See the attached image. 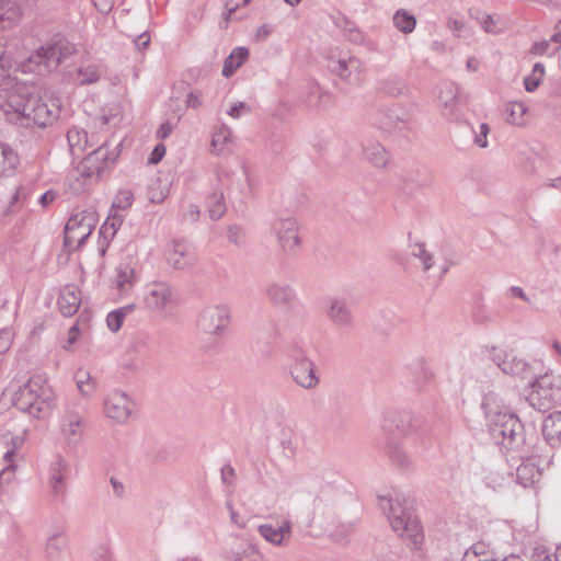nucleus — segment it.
I'll return each instance as SVG.
<instances>
[{"instance_id": "f257e3e1", "label": "nucleus", "mask_w": 561, "mask_h": 561, "mask_svg": "<svg viewBox=\"0 0 561 561\" xmlns=\"http://www.w3.org/2000/svg\"><path fill=\"white\" fill-rule=\"evenodd\" d=\"M12 64L0 47V111L14 123L44 127L53 119L34 85L15 82L9 75Z\"/></svg>"}, {"instance_id": "f03ea898", "label": "nucleus", "mask_w": 561, "mask_h": 561, "mask_svg": "<svg viewBox=\"0 0 561 561\" xmlns=\"http://www.w3.org/2000/svg\"><path fill=\"white\" fill-rule=\"evenodd\" d=\"M12 399L18 409L38 420L49 417L57 402L53 387L39 377L30 378L20 386Z\"/></svg>"}, {"instance_id": "7ed1b4c3", "label": "nucleus", "mask_w": 561, "mask_h": 561, "mask_svg": "<svg viewBox=\"0 0 561 561\" xmlns=\"http://www.w3.org/2000/svg\"><path fill=\"white\" fill-rule=\"evenodd\" d=\"M98 222L99 216L92 209L75 211L65 226L64 247L67 252L79 250L91 236Z\"/></svg>"}, {"instance_id": "20e7f679", "label": "nucleus", "mask_w": 561, "mask_h": 561, "mask_svg": "<svg viewBox=\"0 0 561 561\" xmlns=\"http://www.w3.org/2000/svg\"><path fill=\"white\" fill-rule=\"evenodd\" d=\"M527 399L540 411L551 410L561 403V377L550 374L541 376L533 383Z\"/></svg>"}, {"instance_id": "39448f33", "label": "nucleus", "mask_w": 561, "mask_h": 561, "mask_svg": "<svg viewBox=\"0 0 561 561\" xmlns=\"http://www.w3.org/2000/svg\"><path fill=\"white\" fill-rule=\"evenodd\" d=\"M390 523L393 530L402 538L410 539L414 545L422 541V528L417 518L412 516L409 510L400 503H397L396 506L391 505Z\"/></svg>"}, {"instance_id": "423d86ee", "label": "nucleus", "mask_w": 561, "mask_h": 561, "mask_svg": "<svg viewBox=\"0 0 561 561\" xmlns=\"http://www.w3.org/2000/svg\"><path fill=\"white\" fill-rule=\"evenodd\" d=\"M104 410L108 417L123 422L129 415V402L125 394L114 392L106 399Z\"/></svg>"}, {"instance_id": "0eeeda50", "label": "nucleus", "mask_w": 561, "mask_h": 561, "mask_svg": "<svg viewBox=\"0 0 561 561\" xmlns=\"http://www.w3.org/2000/svg\"><path fill=\"white\" fill-rule=\"evenodd\" d=\"M172 300L170 288L162 283L152 284L148 287L145 301L149 309L161 310L165 308Z\"/></svg>"}, {"instance_id": "6e6552de", "label": "nucleus", "mask_w": 561, "mask_h": 561, "mask_svg": "<svg viewBox=\"0 0 561 561\" xmlns=\"http://www.w3.org/2000/svg\"><path fill=\"white\" fill-rule=\"evenodd\" d=\"M116 154L110 152L107 147H100L90 153L83 161L90 173H100L115 161Z\"/></svg>"}, {"instance_id": "1a4fd4ad", "label": "nucleus", "mask_w": 561, "mask_h": 561, "mask_svg": "<svg viewBox=\"0 0 561 561\" xmlns=\"http://www.w3.org/2000/svg\"><path fill=\"white\" fill-rule=\"evenodd\" d=\"M80 304L81 293L77 287L68 285L62 288L58 298V307L64 316H73L78 311Z\"/></svg>"}, {"instance_id": "9d476101", "label": "nucleus", "mask_w": 561, "mask_h": 561, "mask_svg": "<svg viewBox=\"0 0 561 561\" xmlns=\"http://www.w3.org/2000/svg\"><path fill=\"white\" fill-rule=\"evenodd\" d=\"M228 323V313L222 308H211L205 311L201 318V327L208 333H217Z\"/></svg>"}, {"instance_id": "9b49d317", "label": "nucleus", "mask_w": 561, "mask_h": 561, "mask_svg": "<svg viewBox=\"0 0 561 561\" xmlns=\"http://www.w3.org/2000/svg\"><path fill=\"white\" fill-rule=\"evenodd\" d=\"M135 265V262L130 259L121 263L116 268V275L113 282L118 291L124 293L134 285L136 280Z\"/></svg>"}, {"instance_id": "f8f14e48", "label": "nucleus", "mask_w": 561, "mask_h": 561, "mask_svg": "<svg viewBox=\"0 0 561 561\" xmlns=\"http://www.w3.org/2000/svg\"><path fill=\"white\" fill-rule=\"evenodd\" d=\"M259 531L265 538V540L274 545H282L290 536V527L287 522H284L278 527H274L270 524L262 525L260 526Z\"/></svg>"}, {"instance_id": "ddd939ff", "label": "nucleus", "mask_w": 561, "mask_h": 561, "mask_svg": "<svg viewBox=\"0 0 561 561\" xmlns=\"http://www.w3.org/2000/svg\"><path fill=\"white\" fill-rule=\"evenodd\" d=\"M542 434L552 446L561 440V412L550 414L543 421Z\"/></svg>"}, {"instance_id": "4468645a", "label": "nucleus", "mask_w": 561, "mask_h": 561, "mask_svg": "<svg viewBox=\"0 0 561 561\" xmlns=\"http://www.w3.org/2000/svg\"><path fill=\"white\" fill-rule=\"evenodd\" d=\"M293 376L297 383L302 387H312L317 382L312 364L309 360H300L293 368Z\"/></svg>"}, {"instance_id": "2eb2a0df", "label": "nucleus", "mask_w": 561, "mask_h": 561, "mask_svg": "<svg viewBox=\"0 0 561 561\" xmlns=\"http://www.w3.org/2000/svg\"><path fill=\"white\" fill-rule=\"evenodd\" d=\"M18 164V153L8 145L0 142V176L13 173Z\"/></svg>"}, {"instance_id": "dca6fc26", "label": "nucleus", "mask_w": 561, "mask_h": 561, "mask_svg": "<svg viewBox=\"0 0 561 561\" xmlns=\"http://www.w3.org/2000/svg\"><path fill=\"white\" fill-rule=\"evenodd\" d=\"M248 57L249 51L247 48L238 47L233 49V51L225 60L222 75L225 77L232 76L234 71L248 59Z\"/></svg>"}, {"instance_id": "f3484780", "label": "nucleus", "mask_w": 561, "mask_h": 561, "mask_svg": "<svg viewBox=\"0 0 561 561\" xmlns=\"http://www.w3.org/2000/svg\"><path fill=\"white\" fill-rule=\"evenodd\" d=\"M279 239L284 249L291 250L295 245H297L298 238L296 236V226L294 221H282L279 227Z\"/></svg>"}, {"instance_id": "a211bd4d", "label": "nucleus", "mask_w": 561, "mask_h": 561, "mask_svg": "<svg viewBox=\"0 0 561 561\" xmlns=\"http://www.w3.org/2000/svg\"><path fill=\"white\" fill-rule=\"evenodd\" d=\"M75 380L82 394L91 396L95 392L96 381L88 370L79 368L75 374Z\"/></svg>"}, {"instance_id": "6ab92c4d", "label": "nucleus", "mask_w": 561, "mask_h": 561, "mask_svg": "<svg viewBox=\"0 0 561 561\" xmlns=\"http://www.w3.org/2000/svg\"><path fill=\"white\" fill-rule=\"evenodd\" d=\"M21 16V9L14 0H0V23L12 24Z\"/></svg>"}, {"instance_id": "aec40b11", "label": "nucleus", "mask_w": 561, "mask_h": 561, "mask_svg": "<svg viewBox=\"0 0 561 561\" xmlns=\"http://www.w3.org/2000/svg\"><path fill=\"white\" fill-rule=\"evenodd\" d=\"M123 219L115 211L111 213L106 220L100 228V236L105 240L110 241L114 238L117 230L121 228Z\"/></svg>"}, {"instance_id": "412c9836", "label": "nucleus", "mask_w": 561, "mask_h": 561, "mask_svg": "<svg viewBox=\"0 0 561 561\" xmlns=\"http://www.w3.org/2000/svg\"><path fill=\"white\" fill-rule=\"evenodd\" d=\"M508 119L515 125H525L528 122V111L524 103L513 102L508 105Z\"/></svg>"}, {"instance_id": "4be33fe9", "label": "nucleus", "mask_w": 561, "mask_h": 561, "mask_svg": "<svg viewBox=\"0 0 561 561\" xmlns=\"http://www.w3.org/2000/svg\"><path fill=\"white\" fill-rule=\"evenodd\" d=\"M545 73L546 72L543 66L540 64H536L533 68L531 73L527 76L524 80L525 89L528 92L535 91L541 83Z\"/></svg>"}, {"instance_id": "5701e85b", "label": "nucleus", "mask_w": 561, "mask_h": 561, "mask_svg": "<svg viewBox=\"0 0 561 561\" xmlns=\"http://www.w3.org/2000/svg\"><path fill=\"white\" fill-rule=\"evenodd\" d=\"M185 244L173 243L167 250V259L174 267H182L184 265L183 259L185 255Z\"/></svg>"}, {"instance_id": "b1692460", "label": "nucleus", "mask_w": 561, "mask_h": 561, "mask_svg": "<svg viewBox=\"0 0 561 561\" xmlns=\"http://www.w3.org/2000/svg\"><path fill=\"white\" fill-rule=\"evenodd\" d=\"M231 139V131L227 127L219 128L213 136L211 146L215 151L222 152Z\"/></svg>"}, {"instance_id": "393cba45", "label": "nucleus", "mask_w": 561, "mask_h": 561, "mask_svg": "<svg viewBox=\"0 0 561 561\" xmlns=\"http://www.w3.org/2000/svg\"><path fill=\"white\" fill-rule=\"evenodd\" d=\"M393 22L396 26L404 33L412 32L416 23L413 15H410L407 12L401 11L397 12V14L393 18Z\"/></svg>"}, {"instance_id": "a878e982", "label": "nucleus", "mask_w": 561, "mask_h": 561, "mask_svg": "<svg viewBox=\"0 0 561 561\" xmlns=\"http://www.w3.org/2000/svg\"><path fill=\"white\" fill-rule=\"evenodd\" d=\"M134 202V194L129 190L119 191L114 201H113V209L126 210L131 206Z\"/></svg>"}, {"instance_id": "bb28decb", "label": "nucleus", "mask_w": 561, "mask_h": 561, "mask_svg": "<svg viewBox=\"0 0 561 561\" xmlns=\"http://www.w3.org/2000/svg\"><path fill=\"white\" fill-rule=\"evenodd\" d=\"M130 311V307H126L116 311L108 313L106 318V323L110 330L116 332L121 329L125 314Z\"/></svg>"}, {"instance_id": "cd10ccee", "label": "nucleus", "mask_w": 561, "mask_h": 561, "mask_svg": "<svg viewBox=\"0 0 561 561\" xmlns=\"http://www.w3.org/2000/svg\"><path fill=\"white\" fill-rule=\"evenodd\" d=\"M226 207L221 194H216L209 199V215L211 218H220L225 214Z\"/></svg>"}, {"instance_id": "c85d7f7f", "label": "nucleus", "mask_w": 561, "mask_h": 561, "mask_svg": "<svg viewBox=\"0 0 561 561\" xmlns=\"http://www.w3.org/2000/svg\"><path fill=\"white\" fill-rule=\"evenodd\" d=\"M100 77L99 69L95 66H88L85 69L79 70V78L81 83L95 82Z\"/></svg>"}, {"instance_id": "c756f323", "label": "nucleus", "mask_w": 561, "mask_h": 561, "mask_svg": "<svg viewBox=\"0 0 561 561\" xmlns=\"http://www.w3.org/2000/svg\"><path fill=\"white\" fill-rule=\"evenodd\" d=\"M14 340V333L11 329L0 331V354L7 353Z\"/></svg>"}, {"instance_id": "7c9ffc66", "label": "nucleus", "mask_w": 561, "mask_h": 561, "mask_svg": "<svg viewBox=\"0 0 561 561\" xmlns=\"http://www.w3.org/2000/svg\"><path fill=\"white\" fill-rule=\"evenodd\" d=\"M65 477V468L60 467L58 468L55 473L51 477V484L56 492H58L61 489V482Z\"/></svg>"}, {"instance_id": "2f4dec72", "label": "nucleus", "mask_w": 561, "mask_h": 561, "mask_svg": "<svg viewBox=\"0 0 561 561\" xmlns=\"http://www.w3.org/2000/svg\"><path fill=\"white\" fill-rule=\"evenodd\" d=\"M164 154H165V147H164V145L159 144L158 146H156V148L151 152L149 161L151 163H158L163 158Z\"/></svg>"}, {"instance_id": "473e14b6", "label": "nucleus", "mask_w": 561, "mask_h": 561, "mask_svg": "<svg viewBox=\"0 0 561 561\" xmlns=\"http://www.w3.org/2000/svg\"><path fill=\"white\" fill-rule=\"evenodd\" d=\"M81 424L78 421H71L69 424L65 425L64 433L66 436L70 437L77 435L80 432Z\"/></svg>"}, {"instance_id": "72a5a7b5", "label": "nucleus", "mask_w": 561, "mask_h": 561, "mask_svg": "<svg viewBox=\"0 0 561 561\" xmlns=\"http://www.w3.org/2000/svg\"><path fill=\"white\" fill-rule=\"evenodd\" d=\"M249 111V107L244 104V103H238V104H234L230 111L228 112V114L233 117V118H238L240 117L243 113L248 112Z\"/></svg>"}, {"instance_id": "f704fd0d", "label": "nucleus", "mask_w": 561, "mask_h": 561, "mask_svg": "<svg viewBox=\"0 0 561 561\" xmlns=\"http://www.w3.org/2000/svg\"><path fill=\"white\" fill-rule=\"evenodd\" d=\"M79 335L80 329L78 324L71 327L70 330L68 331L67 347H70L79 339Z\"/></svg>"}, {"instance_id": "c9c22d12", "label": "nucleus", "mask_w": 561, "mask_h": 561, "mask_svg": "<svg viewBox=\"0 0 561 561\" xmlns=\"http://www.w3.org/2000/svg\"><path fill=\"white\" fill-rule=\"evenodd\" d=\"M481 24L485 32H496V24L492 16L488 15L483 18Z\"/></svg>"}, {"instance_id": "e433bc0d", "label": "nucleus", "mask_w": 561, "mask_h": 561, "mask_svg": "<svg viewBox=\"0 0 561 561\" xmlns=\"http://www.w3.org/2000/svg\"><path fill=\"white\" fill-rule=\"evenodd\" d=\"M480 129H481V134H482L483 138L478 137L476 141H477V144H478V146H479V147H481V148H485V147H486V145H488V144H486V135H488V133H489V126H488L486 124H482V125L480 126Z\"/></svg>"}, {"instance_id": "4c0bfd02", "label": "nucleus", "mask_w": 561, "mask_h": 561, "mask_svg": "<svg viewBox=\"0 0 561 561\" xmlns=\"http://www.w3.org/2000/svg\"><path fill=\"white\" fill-rule=\"evenodd\" d=\"M272 33V27L270 25H262L256 31V38L259 41L265 39L267 36H270Z\"/></svg>"}, {"instance_id": "58836bf2", "label": "nucleus", "mask_w": 561, "mask_h": 561, "mask_svg": "<svg viewBox=\"0 0 561 561\" xmlns=\"http://www.w3.org/2000/svg\"><path fill=\"white\" fill-rule=\"evenodd\" d=\"M94 4L102 12H106L112 8L111 0H94Z\"/></svg>"}, {"instance_id": "ea45409f", "label": "nucleus", "mask_w": 561, "mask_h": 561, "mask_svg": "<svg viewBox=\"0 0 561 561\" xmlns=\"http://www.w3.org/2000/svg\"><path fill=\"white\" fill-rule=\"evenodd\" d=\"M340 313H343V306L333 305L331 310L332 318L336 319L337 321H344V316H340Z\"/></svg>"}, {"instance_id": "a19ab883", "label": "nucleus", "mask_w": 561, "mask_h": 561, "mask_svg": "<svg viewBox=\"0 0 561 561\" xmlns=\"http://www.w3.org/2000/svg\"><path fill=\"white\" fill-rule=\"evenodd\" d=\"M547 49H548L547 42L536 43L533 46V51L537 55H543L545 53H547Z\"/></svg>"}, {"instance_id": "79ce46f5", "label": "nucleus", "mask_w": 561, "mask_h": 561, "mask_svg": "<svg viewBox=\"0 0 561 561\" xmlns=\"http://www.w3.org/2000/svg\"><path fill=\"white\" fill-rule=\"evenodd\" d=\"M55 196H56V195H55V193H54V192H50V191L46 192V193H45V194H43V195H42V197H41V204H42L43 206H46V205L50 204V203L55 199Z\"/></svg>"}, {"instance_id": "37998d69", "label": "nucleus", "mask_w": 561, "mask_h": 561, "mask_svg": "<svg viewBox=\"0 0 561 561\" xmlns=\"http://www.w3.org/2000/svg\"><path fill=\"white\" fill-rule=\"evenodd\" d=\"M171 133V126L169 124H163L159 129H158V137L160 138H165L170 135Z\"/></svg>"}, {"instance_id": "c03bdc74", "label": "nucleus", "mask_w": 561, "mask_h": 561, "mask_svg": "<svg viewBox=\"0 0 561 561\" xmlns=\"http://www.w3.org/2000/svg\"><path fill=\"white\" fill-rule=\"evenodd\" d=\"M187 103L190 106L197 107L201 104L199 96L192 93L187 99Z\"/></svg>"}, {"instance_id": "a18cd8bd", "label": "nucleus", "mask_w": 561, "mask_h": 561, "mask_svg": "<svg viewBox=\"0 0 561 561\" xmlns=\"http://www.w3.org/2000/svg\"><path fill=\"white\" fill-rule=\"evenodd\" d=\"M552 41L561 45V21L556 26V33L552 36Z\"/></svg>"}, {"instance_id": "49530a36", "label": "nucleus", "mask_w": 561, "mask_h": 561, "mask_svg": "<svg viewBox=\"0 0 561 561\" xmlns=\"http://www.w3.org/2000/svg\"><path fill=\"white\" fill-rule=\"evenodd\" d=\"M248 2V0H237L236 1V5L231 4L230 2H227L226 7L228 9V11L231 13L234 11V9L239 5V4H245Z\"/></svg>"}, {"instance_id": "de8ad7c7", "label": "nucleus", "mask_w": 561, "mask_h": 561, "mask_svg": "<svg viewBox=\"0 0 561 561\" xmlns=\"http://www.w3.org/2000/svg\"><path fill=\"white\" fill-rule=\"evenodd\" d=\"M228 476H233V469L230 466H227L222 469L224 479H227Z\"/></svg>"}, {"instance_id": "09e8293b", "label": "nucleus", "mask_w": 561, "mask_h": 561, "mask_svg": "<svg viewBox=\"0 0 561 561\" xmlns=\"http://www.w3.org/2000/svg\"><path fill=\"white\" fill-rule=\"evenodd\" d=\"M75 136H79V131L78 130L71 129V130L68 131V140H69L70 144H72V140H73Z\"/></svg>"}, {"instance_id": "8fccbe9b", "label": "nucleus", "mask_w": 561, "mask_h": 561, "mask_svg": "<svg viewBox=\"0 0 561 561\" xmlns=\"http://www.w3.org/2000/svg\"><path fill=\"white\" fill-rule=\"evenodd\" d=\"M502 561H524V560L519 556L512 554V556L506 557Z\"/></svg>"}, {"instance_id": "3c124183", "label": "nucleus", "mask_w": 561, "mask_h": 561, "mask_svg": "<svg viewBox=\"0 0 561 561\" xmlns=\"http://www.w3.org/2000/svg\"><path fill=\"white\" fill-rule=\"evenodd\" d=\"M553 347L558 351V353L561 355V345L558 342H554Z\"/></svg>"}, {"instance_id": "603ef678", "label": "nucleus", "mask_w": 561, "mask_h": 561, "mask_svg": "<svg viewBox=\"0 0 561 561\" xmlns=\"http://www.w3.org/2000/svg\"><path fill=\"white\" fill-rule=\"evenodd\" d=\"M556 559H557V561H561V547L558 548V550H557Z\"/></svg>"}, {"instance_id": "864d4df0", "label": "nucleus", "mask_w": 561, "mask_h": 561, "mask_svg": "<svg viewBox=\"0 0 561 561\" xmlns=\"http://www.w3.org/2000/svg\"><path fill=\"white\" fill-rule=\"evenodd\" d=\"M513 291L516 294V296L523 297V291L519 288L513 289Z\"/></svg>"}, {"instance_id": "5fc2aeb1", "label": "nucleus", "mask_w": 561, "mask_h": 561, "mask_svg": "<svg viewBox=\"0 0 561 561\" xmlns=\"http://www.w3.org/2000/svg\"><path fill=\"white\" fill-rule=\"evenodd\" d=\"M285 1L291 5H295V4L299 3L300 0H285Z\"/></svg>"}, {"instance_id": "6e6d98bb", "label": "nucleus", "mask_w": 561, "mask_h": 561, "mask_svg": "<svg viewBox=\"0 0 561 561\" xmlns=\"http://www.w3.org/2000/svg\"><path fill=\"white\" fill-rule=\"evenodd\" d=\"M417 249H419V253H417V255H423V254H425V251H424V249H423L421 245H420V247H417Z\"/></svg>"}, {"instance_id": "4d7b16f0", "label": "nucleus", "mask_w": 561, "mask_h": 561, "mask_svg": "<svg viewBox=\"0 0 561 561\" xmlns=\"http://www.w3.org/2000/svg\"><path fill=\"white\" fill-rule=\"evenodd\" d=\"M428 260H430V256H426V257L424 259V265H425V268H428V267H430Z\"/></svg>"}, {"instance_id": "13d9d810", "label": "nucleus", "mask_w": 561, "mask_h": 561, "mask_svg": "<svg viewBox=\"0 0 561 561\" xmlns=\"http://www.w3.org/2000/svg\"><path fill=\"white\" fill-rule=\"evenodd\" d=\"M231 518L234 523L238 524L237 515L234 513L231 514Z\"/></svg>"}, {"instance_id": "bf43d9fd", "label": "nucleus", "mask_w": 561, "mask_h": 561, "mask_svg": "<svg viewBox=\"0 0 561 561\" xmlns=\"http://www.w3.org/2000/svg\"><path fill=\"white\" fill-rule=\"evenodd\" d=\"M112 484L114 485V489L117 491L116 482L112 479Z\"/></svg>"}, {"instance_id": "052dcab7", "label": "nucleus", "mask_w": 561, "mask_h": 561, "mask_svg": "<svg viewBox=\"0 0 561 561\" xmlns=\"http://www.w3.org/2000/svg\"><path fill=\"white\" fill-rule=\"evenodd\" d=\"M468 67H473V64H471L470 61L468 62Z\"/></svg>"}, {"instance_id": "680f3d73", "label": "nucleus", "mask_w": 561, "mask_h": 561, "mask_svg": "<svg viewBox=\"0 0 561 561\" xmlns=\"http://www.w3.org/2000/svg\"><path fill=\"white\" fill-rule=\"evenodd\" d=\"M468 67H473V64H471L470 61L468 62Z\"/></svg>"}]
</instances>
